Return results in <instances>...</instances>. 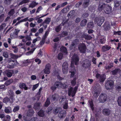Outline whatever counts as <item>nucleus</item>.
<instances>
[{"instance_id":"c85d7f7f","label":"nucleus","mask_w":121,"mask_h":121,"mask_svg":"<svg viewBox=\"0 0 121 121\" xmlns=\"http://www.w3.org/2000/svg\"><path fill=\"white\" fill-rule=\"evenodd\" d=\"M20 31V30L17 29H15L14 32L13 33V36L14 37H17L18 36V34Z\"/></svg>"},{"instance_id":"39448f33","label":"nucleus","mask_w":121,"mask_h":121,"mask_svg":"<svg viewBox=\"0 0 121 121\" xmlns=\"http://www.w3.org/2000/svg\"><path fill=\"white\" fill-rule=\"evenodd\" d=\"M107 98V95L105 94H102L100 95L98 99L100 102L104 103L106 101Z\"/></svg>"},{"instance_id":"5701e85b","label":"nucleus","mask_w":121,"mask_h":121,"mask_svg":"<svg viewBox=\"0 0 121 121\" xmlns=\"http://www.w3.org/2000/svg\"><path fill=\"white\" fill-rule=\"evenodd\" d=\"M19 86L21 88H24L25 90L28 89V88L26 86L25 84L24 83H20L19 84Z\"/></svg>"},{"instance_id":"774afa93","label":"nucleus","mask_w":121,"mask_h":121,"mask_svg":"<svg viewBox=\"0 0 121 121\" xmlns=\"http://www.w3.org/2000/svg\"><path fill=\"white\" fill-rule=\"evenodd\" d=\"M6 75L8 77H10L12 76V74L11 72L8 71Z\"/></svg>"},{"instance_id":"a19ab883","label":"nucleus","mask_w":121,"mask_h":121,"mask_svg":"<svg viewBox=\"0 0 121 121\" xmlns=\"http://www.w3.org/2000/svg\"><path fill=\"white\" fill-rule=\"evenodd\" d=\"M100 94V92L99 91H95L93 94V96L96 99Z\"/></svg>"},{"instance_id":"37998d69","label":"nucleus","mask_w":121,"mask_h":121,"mask_svg":"<svg viewBox=\"0 0 121 121\" xmlns=\"http://www.w3.org/2000/svg\"><path fill=\"white\" fill-rule=\"evenodd\" d=\"M78 88V86H76L75 87L73 90V94L72 95V97H73L75 95V94L76 92V91Z\"/></svg>"},{"instance_id":"e2e57ef3","label":"nucleus","mask_w":121,"mask_h":121,"mask_svg":"<svg viewBox=\"0 0 121 121\" xmlns=\"http://www.w3.org/2000/svg\"><path fill=\"white\" fill-rule=\"evenodd\" d=\"M39 84L38 83L33 85L32 88V90L34 91L35 89L37 88Z\"/></svg>"},{"instance_id":"6ab92c4d","label":"nucleus","mask_w":121,"mask_h":121,"mask_svg":"<svg viewBox=\"0 0 121 121\" xmlns=\"http://www.w3.org/2000/svg\"><path fill=\"white\" fill-rule=\"evenodd\" d=\"M90 2V0H84L82 5L84 8H86L88 6Z\"/></svg>"},{"instance_id":"79ce46f5","label":"nucleus","mask_w":121,"mask_h":121,"mask_svg":"<svg viewBox=\"0 0 121 121\" xmlns=\"http://www.w3.org/2000/svg\"><path fill=\"white\" fill-rule=\"evenodd\" d=\"M52 108L51 106H49L47 109L46 112L48 114H49L51 112V111L52 109Z\"/></svg>"},{"instance_id":"bb28decb","label":"nucleus","mask_w":121,"mask_h":121,"mask_svg":"<svg viewBox=\"0 0 121 121\" xmlns=\"http://www.w3.org/2000/svg\"><path fill=\"white\" fill-rule=\"evenodd\" d=\"M38 4V3H36L35 1H33L29 5V8L31 7L33 8Z\"/></svg>"},{"instance_id":"473e14b6","label":"nucleus","mask_w":121,"mask_h":121,"mask_svg":"<svg viewBox=\"0 0 121 121\" xmlns=\"http://www.w3.org/2000/svg\"><path fill=\"white\" fill-rule=\"evenodd\" d=\"M94 27V24L93 22H88L87 24V27L89 28H92Z\"/></svg>"},{"instance_id":"6e6d98bb","label":"nucleus","mask_w":121,"mask_h":121,"mask_svg":"<svg viewBox=\"0 0 121 121\" xmlns=\"http://www.w3.org/2000/svg\"><path fill=\"white\" fill-rule=\"evenodd\" d=\"M19 109V107L18 106H17L15 107L13 110V111L14 112H15L18 111Z\"/></svg>"},{"instance_id":"e433bc0d","label":"nucleus","mask_w":121,"mask_h":121,"mask_svg":"<svg viewBox=\"0 0 121 121\" xmlns=\"http://www.w3.org/2000/svg\"><path fill=\"white\" fill-rule=\"evenodd\" d=\"M50 103V100L48 98H47V100L44 104L45 107H47L49 105Z\"/></svg>"},{"instance_id":"13d9d810","label":"nucleus","mask_w":121,"mask_h":121,"mask_svg":"<svg viewBox=\"0 0 121 121\" xmlns=\"http://www.w3.org/2000/svg\"><path fill=\"white\" fill-rule=\"evenodd\" d=\"M6 24L5 23H4L2 24L0 26V30H2L5 27Z\"/></svg>"},{"instance_id":"a211bd4d","label":"nucleus","mask_w":121,"mask_h":121,"mask_svg":"<svg viewBox=\"0 0 121 121\" xmlns=\"http://www.w3.org/2000/svg\"><path fill=\"white\" fill-rule=\"evenodd\" d=\"M17 61L15 60H11L8 63V64L10 65H12L13 66L16 65L17 64Z\"/></svg>"},{"instance_id":"6e6552de","label":"nucleus","mask_w":121,"mask_h":121,"mask_svg":"<svg viewBox=\"0 0 121 121\" xmlns=\"http://www.w3.org/2000/svg\"><path fill=\"white\" fill-rule=\"evenodd\" d=\"M90 65V61L86 59L83 61L82 65L84 68H88Z\"/></svg>"},{"instance_id":"a18cd8bd","label":"nucleus","mask_w":121,"mask_h":121,"mask_svg":"<svg viewBox=\"0 0 121 121\" xmlns=\"http://www.w3.org/2000/svg\"><path fill=\"white\" fill-rule=\"evenodd\" d=\"M60 49L65 54H67V50L65 47H63L60 48Z\"/></svg>"},{"instance_id":"0e129e2a","label":"nucleus","mask_w":121,"mask_h":121,"mask_svg":"<svg viewBox=\"0 0 121 121\" xmlns=\"http://www.w3.org/2000/svg\"><path fill=\"white\" fill-rule=\"evenodd\" d=\"M44 72L46 74H48L50 72V70L48 69H46L45 68V69L44 70Z\"/></svg>"},{"instance_id":"4be33fe9","label":"nucleus","mask_w":121,"mask_h":121,"mask_svg":"<svg viewBox=\"0 0 121 121\" xmlns=\"http://www.w3.org/2000/svg\"><path fill=\"white\" fill-rule=\"evenodd\" d=\"M66 99L65 97H62L61 99H60V103L61 104H63L65 103H66Z\"/></svg>"},{"instance_id":"0eeeda50","label":"nucleus","mask_w":121,"mask_h":121,"mask_svg":"<svg viewBox=\"0 0 121 121\" xmlns=\"http://www.w3.org/2000/svg\"><path fill=\"white\" fill-rule=\"evenodd\" d=\"M104 30L105 31L109 30L110 29V25L109 22L108 21L106 22L103 26Z\"/></svg>"},{"instance_id":"4468645a","label":"nucleus","mask_w":121,"mask_h":121,"mask_svg":"<svg viewBox=\"0 0 121 121\" xmlns=\"http://www.w3.org/2000/svg\"><path fill=\"white\" fill-rule=\"evenodd\" d=\"M41 104L40 102H36L34 104V108L36 110L40 108Z\"/></svg>"},{"instance_id":"338daca9","label":"nucleus","mask_w":121,"mask_h":121,"mask_svg":"<svg viewBox=\"0 0 121 121\" xmlns=\"http://www.w3.org/2000/svg\"><path fill=\"white\" fill-rule=\"evenodd\" d=\"M57 87H56V86L54 85V84L53 86H51V87L50 89L51 90L53 91H54L56 89Z\"/></svg>"},{"instance_id":"393cba45","label":"nucleus","mask_w":121,"mask_h":121,"mask_svg":"<svg viewBox=\"0 0 121 121\" xmlns=\"http://www.w3.org/2000/svg\"><path fill=\"white\" fill-rule=\"evenodd\" d=\"M82 37L87 40L91 39L92 37L89 35L87 34H84L82 35Z\"/></svg>"},{"instance_id":"2eb2a0df","label":"nucleus","mask_w":121,"mask_h":121,"mask_svg":"<svg viewBox=\"0 0 121 121\" xmlns=\"http://www.w3.org/2000/svg\"><path fill=\"white\" fill-rule=\"evenodd\" d=\"M121 70L119 69H116L111 72L112 75H116L121 72Z\"/></svg>"},{"instance_id":"1a4fd4ad","label":"nucleus","mask_w":121,"mask_h":121,"mask_svg":"<svg viewBox=\"0 0 121 121\" xmlns=\"http://www.w3.org/2000/svg\"><path fill=\"white\" fill-rule=\"evenodd\" d=\"M112 8L111 7L108 5H107L106 8L104 10V12L107 14H109L112 12Z\"/></svg>"},{"instance_id":"ea45409f","label":"nucleus","mask_w":121,"mask_h":121,"mask_svg":"<svg viewBox=\"0 0 121 121\" xmlns=\"http://www.w3.org/2000/svg\"><path fill=\"white\" fill-rule=\"evenodd\" d=\"M42 87L40 88L39 89V92L37 93V94L36 95V97H37V98L38 100H39V98L40 97L39 95L40 94V92L42 90Z\"/></svg>"},{"instance_id":"49530a36","label":"nucleus","mask_w":121,"mask_h":121,"mask_svg":"<svg viewBox=\"0 0 121 121\" xmlns=\"http://www.w3.org/2000/svg\"><path fill=\"white\" fill-rule=\"evenodd\" d=\"M29 2V0H23L19 3V5H22L24 4L28 3Z\"/></svg>"},{"instance_id":"4c0bfd02","label":"nucleus","mask_w":121,"mask_h":121,"mask_svg":"<svg viewBox=\"0 0 121 121\" xmlns=\"http://www.w3.org/2000/svg\"><path fill=\"white\" fill-rule=\"evenodd\" d=\"M10 55L11 56V57L14 59H17L18 57H20L21 56H19L18 55H15L12 53H10Z\"/></svg>"},{"instance_id":"c9c22d12","label":"nucleus","mask_w":121,"mask_h":121,"mask_svg":"<svg viewBox=\"0 0 121 121\" xmlns=\"http://www.w3.org/2000/svg\"><path fill=\"white\" fill-rule=\"evenodd\" d=\"M77 78L76 77L74 78L71 81V83L73 86H74L76 83V80Z\"/></svg>"},{"instance_id":"412c9836","label":"nucleus","mask_w":121,"mask_h":121,"mask_svg":"<svg viewBox=\"0 0 121 121\" xmlns=\"http://www.w3.org/2000/svg\"><path fill=\"white\" fill-rule=\"evenodd\" d=\"M87 21L86 19H83L81 22L80 25L81 26H85L87 22Z\"/></svg>"},{"instance_id":"aec40b11","label":"nucleus","mask_w":121,"mask_h":121,"mask_svg":"<svg viewBox=\"0 0 121 121\" xmlns=\"http://www.w3.org/2000/svg\"><path fill=\"white\" fill-rule=\"evenodd\" d=\"M54 84V85L56 86L57 88H61V87L62 85V82H61L56 81Z\"/></svg>"},{"instance_id":"7c9ffc66","label":"nucleus","mask_w":121,"mask_h":121,"mask_svg":"<svg viewBox=\"0 0 121 121\" xmlns=\"http://www.w3.org/2000/svg\"><path fill=\"white\" fill-rule=\"evenodd\" d=\"M69 6L68 5L66 8H64L61 10V12L63 13H65L68 12L69 10Z\"/></svg>"},{"instance_id":"603ef678","label":"nucleus","mask_w":121,"mask_h":121,"mask_svg":"<svg viewBox=\"0 0 121 121\" xmlns=\"http://www.w3.org/2000/svg\"><path fill=\"white\" fill-rule=\"evenodd\" d=\"M117 102L118 105L121 106V96L119 97L118 98Z\"/></svg>"},{"instance_id":"f257e3e1","label":"nucleus","mask_w":121,"mask_h":121,"mask_svg":"<svg viewBox=\"0 0 121 121\" xmlns=\"http://www.w3.org/2000/svg\"><path fill=\"white\" fill-rule=\"evenodd\" d=\"M104 20V18L103 17H97L95 18L94 22L95 23H97L99 26H100Z\"/></svg>"},{"instance_id":"5fc2aeb1","label":"nucleus","mask_w":121,"mask_h":121,"mask_svg":"<svg viewBox=\"0 0 121 121\" xmlns=\"http://www.w3.org/2000/svg\"><path fill=\"white\" fill-rule=\"evenodd\" d=\"M79 42V40L78 39H76L73 40L72 43H74L76 46L78 43Z\"/></svg>"},{"instance_id":"c03bdc74","label":"nucleus","mask_w":121,"mask_h":121,"mask_svg":"<svg viewBox=\"0 0 121 121\" xmlns=\"http://www.w3.org/2000/svg\"><path fill=\"white\" fill-rule=\"evenodd\" d=\"M114 6L115 7H117L119 6L120 3L119 1L116 0H115L114 1Z\"/></svg>"},{"instance_id":"4d7b16f0","label":"nucleus","mask_w":121,"mask_h":121,"mask_svg":"<svg viewBox=\"0 0 121 121\" xmlns=\"http://www.w3.org/2000/svg\"><path fill=\"white\" fill-rule=\"evenodd\" d=\"M63 54L61 53H59L57 56V58L59 60L62 59L63 57Z\"/></svg>"},{"instance_id":"20e7f679","label":"nucleus","mask_w":121,"mask_h":121,"mask_svg":"<svg viewBox=\"0 0 121 121\" xmlns=\"http://www.w3.org/2000/svg\"><path fill=\"white\" fill-rule=\"evenodd\" d=\"M78 48L81 53H85L86 50V46L84 43H80L79 45Z\"/></svg>"},{"instance_id":"f704fd0d","label":"nucleus","mask_w":121,"mask_h":121,"mask_svg":"<svg viewBox=\"0 0 121 121\" xmlns=\"http://www.w3.org/2000/svg\"><path fill=\"white\" fill-rule=\"evenodd\" d=\"M13 82V80L12 79H10L7 81L4 84L7 86H8L12 83Z\"/></svg>"},{"instance_id":"b1692460","label":"nucleus","mask_w":121,"mask_h":121,"mask_svg":"<svg viewBox=\"0 0 121 121\" xmlns=\"http://www.w3.org/2000/svg\"><path fill=\"white\" fill-rule=\"evenodd\" d=\"M5 112L7 113L11 112H12L11 108L10 107H9L4 109Z\"/></svg>"},{"instance_id":"f8f14e48","label":"nucleus","mask_w":121,"mask_h":121,"mask_svg":"<svg viewBox=\"0 0 121 121\" xmlns=\"http://www.w3.org/2000/svg\"><path fill=\"white\" fill-rule=\"evenodd\" d=\"M107 5V4H105L104 3L103 4L101 5L100 4L98 6V10L99 11H101L103 10L104 11V10L105 8H106Z\"/></svg>"},{"instance_id":"864d4df0","label":"nucleus","mask_w":121,"mask_h":121,"mask_svg":"<svg viewBox=\"0 0 121 121\" xmlns=\"http://www.w3.org/2000/svg\"><path fill=\"white\" fill-rule=\"evenodd\" d=\"M56 73L55 74V75L56 76H57L58 79L60 80H62L63 79L62 78L60 77L58 75V73L57 72H55Z\"/></svg>"},{"instance_id":"c756f323","label":"nucleus","mask_w":121,"mask_h":121,"mask_svg":"<svg viewBox=\"0 0 121 121\" xmlns=\"http://www.w3.org/2000/svg\"><path fill=\"white\" fill-rule=\"evenodd\" d=\"M111 48V47H110L106 45L103 46V47H102V49L103 51H105L108 50Z\"/></svg>"},{"instance_id":"7ed1b4c3","label":"nucleus","mask_w":121,"mask_h":121,"mask_svg":"<svg viewBox=\"0 0 121 121\" xmlns=\"http://www.w3.org/2000/svg\"><path fill=\"white\" fill-rule=\"evenodd\" d=\"M79 61L78 56L76 55L73 56L72 58V61L71 63V66L73 67L74 65V63H75L76 65L78 64V62Z\"/></svg>"},{"instance_id":"de8ad7c7","label":"nucleus","mask_w":121,"mask_h":121,"mask_svg":"<svg viewBox=\"0 0 121 121\" xmlns=\"http://www.w3.org/2000/svg\"><path fill=\"white\" fill-rule=\"evenodd\" d=\"M76 46L74 43H72L69 46V48L70 50H71L75 48L76 47Z\"/></svg>"},{"instance_id":"f3484780","label":"nucleus","mask_w":121,"mask_h":121,"mask_svg":"<svg viewBox=\"0 0 121 121\" xmlns=\"http://www.w3.org/2000/svg\"><path fill=\"white\" fill-rule=\"evenodd\" d=\"M52 98L53 100L57 101L59 98L60 97L59 95L57 94H55L52 96Z\"/></svg>"},{"instance_id":"a878e982","label":"nucleus","mask_w":121,"mask_h":121,"mask_svg":"<svg viewBox=\"0 0 121 121\" xmlns=\"http://www.w3.org/2000/svg\"><path fill=\"white\" fill-rule=\"evenodd\" d=\"M34 113V111L32 109H30L27 112V115L28 116H30L32 115Z\"/></svg>"},{"instance_id":"cd10ccee","label":"nucleus","mask_w":121,"mask_h":121,"mask_svg":"<svg viewBox=\"0 0 121 121\" xmlns=\"http://www.w3.org/2000/svg\"><path fill=\"white\" fill-rule=\"evenodd\" d=\"M105 79V76L104 74L101 75L99 81L101 82H103Z\"/></svg>"},{"instance_id":"f03ea898","label":"nucleus","mask_w":121,"mask_h":121,"mask_svg":"<svg viewBox=\"0 0 121 121\" xmlns=\"http://www.w3.org/2000/svg\"><path fill=\"white\" fill-rule=\"evenodd\" d=\"M113 86V82L111 80L107 81L106 83L105 87L107 90H110L112 88Z\"/></svg>"},{"instance_id":"9d476101","label":"nucleus","mask_w":121,"mask_h":121,"mask_svg":"<svg viewBox=\"0 0 121 121\" xmlns=\"http://www.w3.org/2000/svg\"><path fill=\"white\" fill-rule=\"evenodd\" d=\"M66 112L65 110H62L60 112L58 113V116L59 118L62 119L64 118L66 116Z\"/></svg>"},{"instance_id":"69168bd1","label":"nucleus","mask_w":121,"mask_h":121,"mask_svg":"<svg viewBox=\"0 0 121 121\" xmlns=\"http://www.w3.org/2000/svg\"><path fill=\"white\" fill-rule=\"evenodd\" d=\"M75 11L74 10L70 11L68 14V16H72L74 13Z\"/></svg>"},{"instance_id":"09e8293b","label":"nucleus","mask_w":121,"mask_h":121,"mask_svg":"<svg viewBox=\"0 0 121 121\" xmlns=\"http://www.w3.org/2000/svg\"><path fill=\"white\" fill-rule=\"evenodd\" d=\"M27 115L26 116H24L23 117V119L25 121H30V119L29 117H28Z\"/></svg>"},{"instance_id":"ddd939ff","label":"nucleus","mask_w":121,"mask_h":121,"mask_svg":"<svg viewBox=\"0 0 121 121\" xmlns=\"http://www.w3.org/2000/svg\"><path fill=\"white\" fill-rule=\"evenodd\" d=\"M61 108L60 107H56L54 108L53 110V113L55 115L57 114L59 112H60Z\"/></svg>"},{"instance_id":"8fccbe9b","label":"nucleus","mask_w":121,"mask_h":121,"mask_svg":"<svg viewBox=\"0 0 121 121\" xmlns=\"http://www.w3.org/2000/svg\"><path fill=\"white\" fill-rule=\"evenodd\" d=\"M68 95L69 96H70L71 94H72V96L73 92V88L72 87H70L69 89V90L68 91Z\"/></svg>"},{"instance_id":"72a5a7b5","label":"nucleus","mask_w":121,"mask_h":121,"mask_svg":"<svg viewBox=\"0 0 121 121\" xmlns=\"http://www.w3.org/2000/svg\"><path fill=\"white\" fill-rule=\"evenodd\" d=\"M51 21V19L49 18H47L44 22H43L42 25L44 26V24L45 23L47 24H48Z\"/></svg>"},{"instance_id":"2f4dec72","label":"nucleus","mask_w":121,"mask_h":121,"mask_svg":"<svg viewBox=\"0 0 121 121\" xmlns=\"http://www.w3.org/2000/svg\"><path fill=\"white\" fill-rule=\"evenodd\" d=\"M90 107L92 111L94 110V105L93 103L92 100L91 99L90 100L88 101Z\"/></svg>"},{"instance_id":"052dcab7","label":"nucleus","mask_w":121,"mask_h":121,"mask_svg":"<svg viewBox=\"0 0 121 121\" xmlns=\"http://www.w3.org/2000/svg\"><path fill=\"white\" fill-rule=\"evenodd\" d=\"M3 56L6 58H8V53L6 52H4L3 53Z\"/></svg>"},{"instance_id":"bf43d9fd","label":"nucleus","mask_w":121,"mask_h":121,"mask_svg":"<svg viewBox=\"0 0 121 121\" xmlns=\"http://www.w3.org/2000/svg\"><path fill=\"white\" fill-rule=\"evenodd\" d=\"M68 87L67 85H66L65 83L63 84L62 83V85L61 87V88L64 89Z\"/></svg>"},{"instance_id":"423d86ee","label":"nucleus","mask_w":121,"mask_h":121,"mask_svg":"<svg viewBox=\"0 0 121 121\" xmlns=\"http://www.w3.org/2000/svg\"><path fill=\"white\" fill-rule=\"evenodd\" d=\"M62 72L65 74H66L68 70V64L67 62H65L62 65Z\"/></svg>"},{"instance_id":"58836bf2","label":"nucleus","mask_w":121,"mask_h":121,"mask_svg":"<svg viewBox=\"0 0 121 121\" xmlns=\"http://www.w3.org/2000/svg\"><path fill=\"white\" fill-rule=\"evenodd\" d=\"M68 32L66 31H63L60 34V36L61 37H64L68 35Z\"/></svg>"},{"instance_id":"680f3d73","label":"nucleus","mask_w":121,"mask_h":121,"mask_svg":"<svg viewBox=\"0 0 121 121\" xmlns=\"http://www.w3.org/2000/svg\"><path fill=\"white\" fill-rule=\"evenodd\" d=\"M89 15V14L87 13H85L83 14L82 16V17L83 18H86Z\"/></svg>"},{"instance_id":"dca6fc26","label":"nucleus","mask_w":121,"mask_h":121,"mask_svg":"<svg viewBox=\"0 0 121 121\" xmlns=\"http://www.w3.org/2000/svg\"><path fill=\"white\" fill-rule=\"evenodd\" d=\"M44 112V110L41 109L38 112V115L40 117H43L45 115Z\"/></svg>"},{"instance_id":"3c124183","label":"nucleus","mask_w":121,"mask_h":121,"mask_svg":"<svg viewBox=\"0 0 121 121\" xmlns=\"http://www.w3.org/2000/svg\"><path fill=\"white\" fill-rule=\"evenodd\" d=\"M61 27L60 25L57 26L55 29V30L57 32H58L61 30Z\"/></svg>"},{"instance_id":"9b49d317","label":"nucleus","mask_w":121,"mask_h":121,"mask_svg":"<svg viewBox=\"0 0 121 121\" xmlns=\"http://www.w3.org/2000/svg\"><path fill=\"white\" fill-rule=\"evenodd\" d=\"M102 112L104 115L108 116L110 114L111 111L108 108H105L103 109Z\"/></svg>"}]
</instances>
